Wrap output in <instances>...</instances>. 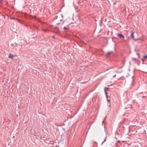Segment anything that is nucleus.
<instances>
[{"label": "nucleus", "mask_w": 147, "mask_h": 147, "mask_svg": "<svg viewBox=\"0 0 147 147\" xmlns=\"http://www.w3.org/2000/svg\"><path fill=\"white\" fill-rule=\"evenodd\" d=\"M15 57V56L13 55L10 54L8 56V58H9L13 59Z\"/></svg>", "instance_id": "1"}, {"label": "nucleus", "mask_w": 147, "mask_h": 147, "mask_svg": "<svg viewBox=\"0 0 147 147\" xmlns=\"http://www.w3.org/2000/svg\"><path fill=\"white\" fill-rule=\"evenodd\" d=\"M117 36L120 38H124V36L122 35V34H117Z\"/></svg>", "instance_id": "2"}, {"label": "nucleus", "mask_w": 147, "mask_h": 147, "mask_svg": "<svg viewBox=\"0 0 147 147\" xmlns=\"http://www.w3.org/2000/svg\"><path fill=\"white\" fill-rule=\"evenodd\" d=\"M108 90V88H105V94L106 95V96H107V97H108V94H107V92H106V90Z\"/></svg>", "instance_id": "3"}, {"label": "nucleus", "mask_w": 147, "mask_h": 147, "mask_svg": "<svg viewBox=\"0 0 147 147\" xmlns=\"http://www.w3.org/2000/svg\"><path fill=\"white\" fill-rule=\"evenodd\" d=\"M134 32H132L131 33V38L133 39H134Z\"/></svg>", "instance_id": "4"}, {"label": "nucleus", "mask_w": 147, "mask_h": 147, "mask_svg": "<svg viewBox=\"0 0 147 147\" xmlns=\"http://www.w3.org/2000/svg\"><path fill=\"white\" fill-rule=\"evenodd\" d=\"M112 53V52H108L107 53V56H108L109 55H110Z\"/></svg>", "instance_id": "5"}, {"label": "nucleus", "mask_w": 147, "mask_h": 147, "mask_svg": "<svg viewBox=\"0 0 147 147\" xmlns=\"http://www.w3.org/2000/svg\"><path fill=\"white\" fill-rule=\"evenodd\" d=\"M143 58L144 59H147V55L144 56Z\"/></svg>", "instance_id": "6"}, {"label": "nucleus", "mask_w": 147, "mask_h": 147, "mask_svg": "<svg viewBox=\"0 0 147 147\" xmlns=\"http://www.w3.org/2000/svg\"><path fill=\"white\" fill-rule=\"evenodd\" d=\"M106 140V139H105L104 140V142H105Z\"/></svg>", "instance_id": "7"}, {"label": "nucleus", "mask_w": 147, "mask_h": 147, "mask_svg": "<svg viewBox=\"0 0 147 147\" xmlns=\"http://www.w3.org/2000/svg\"><path fill=\"white\" fill-rule=\"evenodd\" d=\"M116 76V75H115L114 76H113V77H115Z\"/></svg>", "instance_id": "8"}, {"label": "nucleus", "mask_w": 147, "mask_h": 147, "mask_svg": "<svg viewBox=\"0 0 147 147\" xmlns=\"http://www.w3.org/2000/svg\"><path fill=\"white\" fill-rule=\"evenodd\" d=\"M125 109H127V108H125Z\"/></svg>", "instance_id": "9"}]
</instances>
